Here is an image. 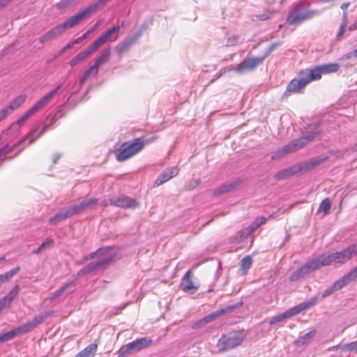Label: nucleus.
<instances>
[{
  "label": "nucleus",
  "instance_id": "nucleus-63",
  "mask_svg": "<svg viewBox=\"0 0 357 357\" xmlns=\"http://www.w3.org/2000/svg\"><path fill=\"white\" fill-rule=\"evenodd\" d=\"M347 24V12L344 11L342 15V22L341 23V25H342V26H346Z\"/></svg>",
  "mask_w": 357,
  "mask_h": 357
},
{
  "label": "nucleus",
  "instance_id": "nucleus-64",
  "mask_svg": "<svg viewBox=\"0 0 357 357\" xmlns=\"http://www.w3.org/2000/svg\"><path fill=\"white\" fill-rule=\"evenodd\" d=\"M352 57H354V55L353 54V51L344 54V56H342L341 59L342 60H348Z\"/></svg>",
  "mask_w": 357,
  "mask_h": 357
},
{
  "label": "nucleus",
  "instance_id": "nucleus-47",
  "mask_svg": "<svg viewBox=\"0 0 357 357\" xmlns=\"http://www.w3.org/2000/svg\"><path fill=\"white\" fill-rule=\"evenodd\" d=\"M82 205L83 206V210H86L87 208H93L96 204H98V199L91 198L86 200H83L81 202Z\"/></svg>",
  "mask_w": 357,
  "mask_h": 357
},
{
  "label": "nucleus",
  "instance_id": "nucleus-59",
  "mask_svg": "<svg viewBox=\"0 0 357 357\" xmlns=\"http://www.w3.org/2000/svg\"><path fill=\"white\" fill-rule=\"evenodd\" d=\"M100 21H98L97 23H96L91 28H90L86 32H85L82 36H85V39L87 38V36L93 33L98 27Z\"/></svg>",
  "mask_w": 357,
  "mask_h": 357
},
{
  "label": "nucleus",
  "instance_id": "nucleus-15",
  "mask_svg": "<svg viewBox=\"0 0 357 357\" xmlns=\"http://www.w3.org/2000/svg\"><path fill=\"white\" fill-rule=\"evenodd\" d=\"M110 204L121 208H136L139 206V204L135 199L128 196H120L110 199Z\"/></svg>",
  "mask_w": 357,
  "mask_h": 357
},
{
  "label": "nucleus",
  "instance_id": "nucleus-7",
  "mask_svg": "<svg viewBox=\"0 0 357 357\" xmlns=\"http://www.w3.org/2000/svg\"><path fill=\"white\" fill-rule=\"evenodd\" d=\"M245 338L243 332L231 331L222 335L217 342L218 352H225L241 345Z\"/></svg>",
  "mask_w": 357,
  "mask_h": 357
},
{
  "label": "nucleus",
  "instance_id": "nucleus-2",
  "mask_svg": "<svg viewBox=\"0 0 357 357\" xmlns=\"http://www.w3.org/2000/svg\"><path fill=\"white\" fill-rule=\"evenodd\" d=\"M50 126H45L43 129L40 130L39 134L34 137L36 131H33L29 132L28 136L22 139L20 142L15 143L13 144H10L8 143L6 144L4 146L0 148V161L3 160H10L15 158L18 155V154L24 149V146L23 143L29 138H31L29 140L28 145L31 144L35 139L41 135L44 132H45Z\"/></svg>",
  "mask_w": 357,
  "mask_h": 357
},
{
  "label": "nucleus",
  "instance_id": "nucleus-36",
  "mask_svg": "<svg viewBox=\"0 0 357 357\" xmlns=\"http://www.w3.org/2000/svg\"><path fill=\"white\" fill-rule=\"evenodd\" d=\"M105 43L103 39L100 36L98 39H96L94 42H93L90 46L86 50L88 54L90 56L93 52L96 51L100 47H101Z\"/></svg>",
  "mask_w": 357,
  "mask_h": 357
},
{
  "label": "nucleus",
  "instance_id": "nucleus-51",
  "mask_svg": "<svg viewBox=\"0 0 357 357\" xmlns=\"http://www.w3.org/2000/svg\"><path fill=\"white\" fill-rule=\"evenodd\" d=\"M241 36L239 35H234L227 39L226 46H234L239 42Z\"/></svg>",
  "mask_w": 357,
  "mask_h": 357
},
{
  "label": "nucleus",
  "instance_id": "nucleus-43",
  "mask_svg": "<svg viewBox=\"0 0 357 357\" xmlns=\"http://www.w3.org/2000/svg\"><path fill=\"white\" fill-rule=\"evenodd\" d=\"M331 207V201L328 198L324 199L320 204L319 210L324 214L328 213Z\"/></svg>",
  "mask_w": 357,
  "mask_h": 357
},
{
  "label": "nucleus",
  "instance_id": "nucleus-30",
  "mask_svg": "<svg viewBox=\"0 0 357 357\" xmlns=\"http://www.w3.org/2000/svg\"><path fill=\"white\" fill-rule=\"evenodd\" d=\"M316 334V331L313 330L311 331L305 335L299 337L296 341L295 344L296 346L299 347L301 345L305 344V343L308 342L310 340H311Z\"/></svg>",
  "mask_w": 357,
  "mask_h": 357
},
{
  "label": "nucleus",
  "instance_id": "nucleus-44",
  "mask_svg": "<svg viewBox=\"0 0 357 357\" xmlns=\"http://www.w3.org/2000/svg\"><path fill=\"white\" fill-rule=\"evenodd\" d=\"M20 285L18 284H16L12 290L10 291V292L8 293V295H6V296H4L5 298H8V301H9V302L11 303V302L13 301L14 298H15L19 293H20Z\"/></svg>",
  "mask_w": 357,
  "mask_h": 357
},
{
  "label": "nucleus",
  "instance_id": "nucleus-62",
  "mask_svg": "<svg viewBox=\"0 0 357 357\" xmlns=\"http://www.w3.org/2000/svg\"><path fill=\"white\" fill-rule=\"evenodd\" d=\"M20 267L16 266L15 268L11 269L10 271H8V273L13 278L15 275H16L20 271Z\"/></svg>",
  "mask_w": 357,
  "mask_h": 357
},
{
  "label": "nucleus",
  "instance_id": "nucleus-53",
  "mask_svg": "<svg viewBox=\"0 0 357 357\" xmlns=\"http://www.w3.org/2000/svg\"><path fill=\"white\" fill-rule=\"evenodd\" d=\"M98 72V69L93 65L88 70L84 71L83 74L89 78L91 75L95 76L97 75Z\"/></svg>",
  "mask_w": 357,
  "mask_h": 357
},
{
  "label": "nucleus",
  "instance_id": "nucleus-41",
  "mask_svg": "<svg viewBox=\"0 0 357 357\" xmlns=\"http://www.w3.org/2000/svg\"><path fill=\"white\" fill-rule=\"evenodd\" d=\"M266 219L264 217H259L256 218L255 220L252 222V224L248 227V233L254 231L260 225L266 223Z\"/></svg>",
  "mask_w": 357,
  "mask_h": 357
},
{
  "label": "nucleus",
  "instance_id": "nucleus-34",
  "mask_svg": "<svg viewBox=\"0 0 357 357\" xmlns=\"http://www.w3.org/2000/svg\"><path fill=\"white\" fill-rule=\"evenodd\" d=\"M341 278L346 285L354 281L357 278V266L352 268L347 274L344 275Z\"/></svg>",
  "mask_w": 357,
  "mask_h": 357
},
{
  "label": "nucleus",
  "instance_id": "nucleus-16",
  "mask_svg": "<svg viewBox=\"0 0 357 357\" xmlns=\"http://www.w3.org/2000/svg\"><path fill=\"white\" fill-rule=\"evenodd\" d=\"M191 271L189 270L185 273L184 276L181 280V288L184 292L192 294L197 291L199 286L194 284L191 279Z\"/></svg>",
  "mask_w": 357,
  "mask_h": 357
},
{
  "label": "nucleus",
  "instance_id": "nucleus-32",
  "mask_svg": "<svg viewBox=\"0 0 357 357\" xmlns=\"http://www.w3.org/2000/svg\"><path fill=\"white\" fill-rule=\"evenodd\" d=\"M240 184L238 181H235L234 182H231L229 184H224L218 189L215 190V194H222L231 191L234 189L237 185Z\"/></svg>",
  "mask_w": 357,
  "mask_h": 357
},
{
  "label": "nucleus",
  "instance_id": "nucleus-50",
  "mask_svg": "<svg viewBox=\"0 0 357 357\" xmlns=\"http://www.w3.org/2000/svg\"><path fill=\"white\" fill-rule=\"evenodd\" d=\"M341 349L342 351H357V341L344 344Z\"/></svg>",
  "mask_w": 357,
  "mask_h": 357
},
{
  "label": "nucleus",
  "instance_id": "nucleus-58",
  "mask_svg": "<svg viewBox=\"0 0 357 357\" xmlns=\"http://www.w3.org/2000/svg\"><path fill=\"white\" fill-rule=\"evenodd\" d=\"M11 278H12V276L10 275L8 271L3 274L0 275V279H1L2 284L9 281Z\"/></svg>",
  "mask_w": 357,
  "mask_h": 357
},
{
  "label": "nucleus",
  "instance_id": "nucleus-1",
  "mask_svg": "<svg viewBox=\"0 0 357 357\" xmlns=\"http://www.w3.org/2000/svg\"><path fill=\"white\" fill-rule=\"evenodd\" d=\"M357 255V243L347 248L330 255H322L305 263L290 275L291 281H298L310 273L322 266L330 265L344 264Z\"/></svg>",
  "mask_w": 357,
  "mask_h": 357
},
{
  "label": "nucleus",
  "instance_id": "nucleus-38",
  "mask_svg": "<svg viewBox=\"0 0 357 357\" xmlns=\"http://www.w3.org/2000/svg\"><path fill=\"white\" fill-rule=\"evenodd\" d=\"M34 328L35 326H33V323L31 322V321H29L25 323L24 324L18 326L15 329L17 333V335H19L24 333H26Z\"/></svg>",
  "mask_w": 357,
  "mask_h": 357
},
{
  "label": "nucleus",
  "instance_id": "nucleus-20",
  "mask_svg": "<svg viewBox=\"0 0 357 357\" xmlns=\"http://www.w3.org/2000/svg\"><path fill=\"white\" fill-rule=\"evenodd\" d=\"M347 285L344 282V281L340 278L339 280L333 282V284L325 289L322 294H321V299H324L331 295H332L334 292L342 289L343 287H346Z\"/></svg>",
  "mask_w": 357,
  "mask_h": 357
},
{
  "label": "nucleus",
  "instance_id": "nucleus-49",
  "mask_svg": "<svg viewBox=\"0 0 357 357\" xmlns=\"http://www.w3.org/2000/svg\"><path fill=\"white\" fill-rule=\"evenodd\" d=\"M50 315V313H45V314H40L38 316H36L32 320L31 322L33 323L35 328L41 324L48 316Z\"/></svg>",
  "mask_w": 357,
  "mask_h": 357
},
{
  "label": "nucleus",
  "instance_id": "nucleus-29",
  "mask_svg": "<svg viewBox=\"0 0 357 357\" xmlns=\"http://www.w3.org/2000/svg\"><path fill=\"white\" fill-rule=\"evenodd\" d=\"M110 48L105 50L102 54L96 60L95 63L93 65L98 69L99 66L107 62L110 56Z\"/></svg>",
  "mask_w": 357,
  "mask_h": 357
},
{
  "label": "nucleus",
  "instance_id": "nucleus-42",
  "mask_svg": "<svg viewBox=\"0 0 357 357\" xmlns=\"http://www.w3.org/2000/svg\"><path fill=\"white\" fill-rule=\"evenodd\" d=\"M134 351L132 347H130V343L122 346L117 351L118 357H126Z\"/></svg>",
  "mask_w": 357,
  "mask_h": 357
},
{
  "label": "nucleus",
  "instance_id": "nucleus-26",
  "mask_svg": "<svg viewBox=\"0 0 357 357\" xmlns=\"http://www.w3.org/2000/svg\"><path fill=\"white\" fill-rule=\"evenodd\" d=\"M120 30V26L119 25L117 26H113L112 28L107 30L104 33H102L100 37L102 39H103L104 42L105 43L109 38H112V40H116L118 37V32Z\"/></svg>",
  "mask_w": 357,
  "mask_h": 357
},
{
  "label": "nucleus",
  "instance_id": "nucleus-46",
  "mask_svg": "<svg viewBox=\"0 0 357 357\" xmlns=\"http://www.w3.org/2000/svg\"><path fill=\"white\" fill-rule=\"evenodd\" d=\"M282 45V42L278 41L271 44L265 50L264 54L261 56L264 59L266 58L275 48Z\"/></svg>",
  "mask_w": 357,
  "mask_h": 357
},
{
  "label": "nucleus",
  "instance_id": "nucleus-56",
  "mask_svg": "<svg viewBox=\"0 0 357 357\" xmlns=\"http://www.w3.org/2000/svg\"><path fill=\"white\" fill-rule=\"evenodd\" d=\"M142 34L143 33L138 29L132 36H128V38L135 43L142 36Z\"/></svg>",
  "mask_w": 357,
  "mask_h": 357
},
{
  "label": "nucleus",
  "instance_id": "nucleus-14",
  "mask_svg": "<svg viewBox=\"0 0 357 357\" xmlns=\"http://www.w3.org/2000/svg\"><path fill=\"white\" fill-rule=\"evenodd\" d=\"M61 88V85H58L56 88L43 96L33 106L29 109L30 112L34 114L43 109L52 100V98L59 92Z\"/></svg>",
  "mask_w": 357,
  "mask_h": 357
},
{
  "label": "nucleus",
  "instance_id": "nucleus-48",
  "mask_svg": "<svg viewBox=\"0 0 357 357\" xmlns=\"http://www.w3.org/2000/svg\"><path fill=\"white\" fill-rule=\"evenodd\" d=\"M54 241L53 239L50 238H47L45 241L41 243L39 246V250H41L43 252L51 248L54 245Z\"/></svg>",
  "mask_w": 357,
  "mask_h": 357
},
{
  "label": "nucleus",
  "instance_id": "nucleus-19",
  "mask_svg": "<svg viewBox=\"0 0 357 357\" xmlns=\"http://www.w3.org/2000/svg\"><path fill=\"white\" fill-rule=\"evenodd\" d=\"M152 344V340L149 337H141L130 342V347H132L134 351H139L148 347Z\"/></svg>",
  "mask_w": 357,
  "mask_h": 357
},
{
  "label": "nucleus",
  "instance_id": "nucleus-37",
  "mask_svg": "<svg viewBox=\"0 0 357 357\" xmlns=\"http://www.w3.org/2000/svg\"><path fill=\"white\" fill-rule=\"evenodd\" d=\"M89 56V55L86 50L82 51L70 61V65L71 66H75Z\"/></svg>",
  "mask_w": 357,
  "mask_h": 357
},
{
  "label": "nucleus",
  "instance_id": "nucleus-17",
  "mask_svg": "<svg viewBox=\"0 0 357 357\" xmlns=\"http://www.w3.org/2000/svg\"><path fill=\"white\" fill-rule=\"evenodd\" d=\"M64 31V28L62 26V24H60L53 27L52 29L45 33L43 36H41L39 38V41L43 44L45 43L48 40H52L56 36L62 34Z\"/></svg>",
  "mask_w": 357,
  "mask_h": 357
},
{
  "label": "nucleus",
  "instance_id": "nucleus-13",
  "mask_svg": "<svg viewBox=\"0 0 357 357\" xmlns=\"http://www.w3.org/2000/svg\"><path fill=\"white\" fill-rule=\"evenodd\" d=\"M114 258V255H109L104 257L96 262H91L79 270L77 273V275L82 276L93 271L100 270L102 267L108 265Z\"/></svg>",
  "mask_w": 357,
  "mask_h": 357
},
{
  "label": "nucleus",
  "instance_id": "nucleus-11",
  "mask_svg": "<svg viewBox=\"0 0 357 357\" xmlns=\"http://www.w3.org/2000/svg\"><path fill=\"white\" fill-rule=\"evenodd\" d=\"M264 60V57L261 56L257 57H246L234 68V70L239 74L252 71L261 64Z\"/></svg>",
  "mask_w": 357,
  "mask_h": 357
},
{
  "label": "nucleus",
  "instance_id": "nucleus-27",
  "mask_svg": "<svg viewBox=\"0 0 357 357\" xmlns=\"http://www.w3.org/2000/svg\"><path fill=\"white\" fill-rule=\"evenodd\" d=\"M98 345L91 344L79 352L75 357H93L97 351Z\"/></svg>",
  "mask_w": 357,
  "mask_h": 357
},
{
  "label": "nucleus",
  "instance_id": "nucleus-52",
  "mask_svg": "<svg viewBox=\"0 0 357 357\" xmlns=\"http://www.w3.org/2000/svg\"><path fill=\"white\" fill-rule=\"evenodd\" d=\"M12 112L13 109L9 106L0 110V122L6 119Z\"/></svg>",
  "mask_w": 357,
  "mask_h": 357
},
{
  "label": "nucleus",
  "instance_id": "nucleus-8",
  "mask_svg": "<svg viewBox=\"0 0 357 357\" xmlns=\"http://www.w3.org/2000/svg\"><path fill=\"white\" fill-rule=\"evenodd\" d=\"M307 69L301 71L296 78L293 79L287 85L283 96H288L291 93L299 92L308 83L313 81L311 79Z\"/></svg>",
  "mask_w": 357,
  "mask_h": 357
},
{
  "label": "nucleus",
  "instance_id": "nucleus-31",
  "mask_svg": "<svg viewBox=\"0 0 357 357\" xmlns=\"http://www.w3.org/2000/svg\"><path fill=\"white\" fill-rule=\"evenodd\" d=\"M75 286V282L70 281L66 282L64 285H63L60 289L56 290L52 295L51 299L54 300L59 297L62 295L65 291H68L69 289L73 288Z\"/></svg>",
  "mask_w": 357,
  "mask_h": 357
},
{
  "label": "nucleus",
  "instance_id": "nucleus-9",
  "mask_svg": "<svg viewBox=\"0 0 357 357\" xmlns=\"http://www.w3.org/2000/svg\"><path fill=\"white\" fill-rule=\"evenodd\" d=\"M96 12L97 6L96 5L91 4L82 10H80L75 15L66 20L61 24L62 26L64 28L65 31L68 29L73 28L79 24L81 22L90 17L92 14Z\"/></svg>",
  "mask_w": 357,
  "mask_h": 357
},
{
  "label": "nucleus",
  "instance_id": "nucleus-54",
  "mask_svg": "<svg viewBox=\"0 0 357 357\" xmlns=\"http://www.w3.org/2000/svg\"><path fill=\"white\" fill-rule=\"evenodd\" d=\"M271 13H270L269 11H264L262 14L256 15H255V17L256 20L264 21L269 19L271 17Z\"/></svg>",
  "mask_w": 357,
  "mask_h": 357
},
{
  "label": "nucleus",
  "instance_id": "nucleus-57",
  "mask_svg": "<svg viewBox=\"0 0 357 357\" xmlns=\"http://www.w3.org/2000/svg\"><path fill=\"white\" fill-rule=\"evenodd\" d=\"M72 5L69 0H61L56 4L59 9H63L69 6Z\"/></svg>",
  "mask_w": 357,
  "mask_h": 357
},
{
  "label": "nucleus",
  "instance_id": "nucleus-23",
  "mask_svg": "<svg viewBox=\"0 0 357 357\" xmlns=\"http://www.w3.org/2000/svg\"><path fill=\"white\" fill-rule=\"evenodd\" d=\"M33 114L30 112L29 109L21 118H20L16 122L13 123L10 128L6 130V132H10L11 131H17L21 126L25 123V121L31 116Z\"/></svg>",
  "mask_w": 357,
  "mask_h": 357
},
{
  "label": "nucleus",
  "instance_id": "nucleus-6",
  "mask_svg": "<svg viewBox=\"0 0 357 357\" xmlns=\"http://www.w3.org/2000/svg\"><path fill=\"white\" fill-rule=\"evenodd\" d=\"M144 142L141 138L123 143L116 153V158L119 162H123L141 151L144 146Z\"/></svg>",
  "mask_w": 357,
  "mask_h": 357
},
{
  "label": "nucleus",
  "instance_id": "nucleus-24",
  "mask_svg": "<svg viewBox=\"0 0 357 357\" xmlns=\"http://www.w3.org/2000/svg\"><path fill=\"white\" fill-rule=\"evenodd\" d=\"M33 114L30 112L29 109L21 118H20L16 122L13 123L10 128L6 130V132H10L11 131H17L21 126L25 123V121L31 116Z\"/></svg>",
  "mask_w": 357,
  "mask_h": 357
},
{
  "label": "nucleus",
  "instance_id": "nucleus-21",
  "mask_svg": "<svg viewBox=\"0 0 357 357\" xmlns=\"http://www.w3.org/2000/svg\"><path fill=\"white\" fill-rule=\"evenodd\" d=\"M134 43L128 37H126L121 43L116 46L115 50L116 51L119 56L121 57L123 54L126 53L130 47Z\"/></svg>",
  "mask_w": 357,
  "mask_h": 357
},
{
  "label": "nucleus",
  "instance_id": "nucleus-18",
  "mask_svg": "<svg viewBox=\"0 0 357 357\" xmlns=\"http://www.w3.org/2000/svg\"><path fill=\"white\" fill-rule=\"evenodd\" d=\"M296 314H297V313H296L294 307H292L288 309L287 310L284 311V312L273 317L269 321V324L271 326L274 325L277 323H279V322L283 321L287 319H289L291 317L295 316Z\"/></svg>",
  "mask_w": 357,
  "mask_h": 357
},
{
  "label": "nucleus",
  "instance_id": "nucleus-39",
  "mask_svg": "<svg viewBox=\"0 0 357 357\" xmlns=\"http://www.w3.org/2000/svg\"><path fill=\"white\" fill-rule=\"evenodd\" d=\"M26 96L25 94L20 95L16 97L14 100H13L10 104L9 107L13 109V111L20 106L22 103L26 100Z\"/></svg>",
  "mask_w": 357,
  "mask_h": 357
},
{
  "label": "nucleus",
  "instance_id": "nucleus-40",
  "mask_svg": "<svg viewBox=\"0 0 357 357\" xmlns=\"http://www.w3.org/2000/svg\"><path fill=\"white\" fill-rule=\"evenodd\" d=\"M252 263V257L250 255H247L241 259V269L244 274H245L248 269L251 267Z\"/></svg>",
  "mask_w": 357,
  "mask_h": 357
},
{
  "label": "nucleus",
  "instance_id": "nucleus-12",
  "mask_svg": "<svg viewBox=\"0 0 357 357\" xmlns=\"http://www.w3.org/2000/svg\"><path fill=\"white\" fill-rule=\"evenodd\" d=\"M243 305V302L237 303L234 305H228L226 307L219 309L206 316L203 317L202 319H200L197 323V325H199V326H204V324L211 322L218 317L225 314H228L231 312H233L235 309L238 308V307L241 306Z\"/></svg>",
  "mask_w": 357,
  "mask_h": 357
},
{
  "label": "nucleus",
  "instance_id": "nucleus-22",
  "mask_svg": "<svg viewBox=\"0 0 357 357\" xmlns=\"http://www.w3.org/2000/svg\"><path fill=\"white\" fill-rule=\"evenodd\" d=\"M70 218H71L70 214L68 213L66 208L59 211L55 215L50 218L49 222L50 225H55Z\"/></svg>",
  "mask_w": 357,
  "mask_h": 357
},
{
  "label": "nucleus",
  "instance_id": "nucleus-10",
  "mask_svg": "<svg viewBox=\"0 0 357 357\" xmlns=\"http://www.w3.org/2000/svg\"><path fill=\"white\" fill-rule=\"evenodd\" d=\"M340 69L337 63H328L315 66L312 68H307V71L313 81L319 80L322 74L335 73Z\"/></svg>",
  "mask_w": 357,
  "mask_h": 357
},
{
  "label": "nucleus",
  "instance_id": "nucleus-55",
  "mask_svg": "<svg viewBox=\"0 0 357 357\" xmlns=\"http://www.w3.org/2000/svg\"><path fill=\"white\" fill-rule=\"evenodd\" d=\"M10 303L8 301L7 298H2L0 299V312L5 308H7L10 306Z\"/></svg>",
  "mask_w": 357,
  "mask_h": 357
},
{
  "label": "nucleus",
  "instance_id": "nucleus-25",
  "mask_svg": "<svg viewBox=\"0 0 357 357\" xmlns=\"http://www.w3.org/2000/svg\"><path fill=\"white\" fill-rule=\"evenodd\" d=\"M319 301L318 297L314 296L311 298L307 302L301 303L296 306H294L297 314L301 313L302 311L309 309L311 307L315 305Z\"/></svg>",
  "mask_w": 357,
  "mask_h": 357
},
{
  "label": "nucleus",
  "instance_id": "nucleus-35",
  "mask_svg": "<svg viewBox=\"0 0 357 357\" xmlns=\"http://www.w3.org/2000/svg\"><path fill=\"white\" fill-rule=\"evenodd\" d=\"M17 333L16 329H13L6 332L4 333L0 334V344L8 342L13 339H14L16 336H17Z\"/></svg>",
  "mask_w": 357,
  "mask_h": 357
},
{
  "label": "nucleus",
  "instance_id": "nucleus-28",
  "mask_svg": "<svg viewBox=\"0 0 357 357\" xmlns=\"http://www.w3.org/2000/svg\"><path fill=\"white\" fill-rule=\"evenodd\" d=\"M178 172L177 167H169L162 171L158 178H173L178 175Z\"/></svg>",
  "mask_w": 357,
  "mask_h": 357
},
{
  "label": "nucleus",
  "instance_id": "nucleus-45",
  "mask_svg": "<svg viewBox=\"0 0 357 357\" xmlns=\"http://www.w3.org/2000/svg\"><path fill=\"white\" fill-rule=\"evenodd\" d=\"M67 210L68 213L70 214V217L73 216L75 214L79 213L84 211L81 202L77 204L70 206L67 208Z\"/></svg>",
  "mask_w": 357,
  "mask_h": 357
},
{
  "label": "nucleus",
  "instance_id": "nucleus-5",
  "mask_svg": "<svg viewBox=\"0 0 357 357\" xmlns=\"http://www.w3.org/2000/svg\"><path fill=\"white\" fill-rule=\"evenodd\" d=\"M319 135V131L315 130L312 132H310L308 135H305L299 137L298 139L292 141L289 144L284 146L282 149L273 153L271 156L272 160L279 159L291 152L297 151L307 144L309 142L312 141Z\"/></svg>",
  "mask_w": 357,
  "mask_h": 357
},
{
  "label": "nucleus",
  "instance_id": "nucleus-33",
  "mask_svg": "<svg viewBox=\"0 0 357 357\" xmlns=\"http://www.w3.org/2000/svg\"><path fill=\"white\" fill-rule=\"evenodd\" d=\"M112 248H113V247H108V246L104 247V248H100L98 250H97L96 252H91L89 255H86L84 257V260L88 261V260L93 259L96 257H102V256L105 255L109 250L112 249Z\"/></svg>",
  "mask_w": 357,
  "mask_h": 357
},
{
  "label": "nucleus",
  "instance_id": "nucleus-4",
  "mask_svg": "<svg viewBox=\"0 0 357 357\" xmlns=\"http://www.w3.org/2000/svg\"><path fill=\"white\" fill-rule=\"evenodd\" d=\"M319 14L318 10L310 8L309 3L299 2L289 10L287 22L290 25L300 24Z\"/></svg>",
  "mask_w": 357,
  "mask_h": 357
},
{
  "label": "nucleus",
  "instance_id": "nucleus-3",
  "mask_svg": "<svg viewBox=\"0 0 357 357\" xmlns=\"http://www.w3.org/2000/svg\"><path fill=\"white\" fill-rule=\"evenodd\" d=\"M328 159V156L319 155L299 165L285 169L276 175V178H288L291 176H299L303 172L310 171Z\"/></svg>",
  "mask_w": 357,
  "mask_h": 357
},
{
  "label": "nucleus",
  "instance_id": "nucleus-60",
  "mask_svg": "<svg viewBox=\"0 0 357 357\" xmlns=\"http://www.w3.org/2000/svg\"><path fill=\"white\" fill-rule=\"evenodd\" d=\"M109 0H98L96 2L92 3V5H96L97 6V10L100 8L103 7Z\"/></svg>",
  "mask_w": 357,
  "mask_h": 357
},
{
  "label": "nucleus",
  "instance_id": "nucleus-61",
  "mask_svg": "<svg viewBox=\"0 0 357 357\" xmlns=\"http://www.w3.org/2000/svg\"><path fill=\"white\" fill-rule=\"evenodd\" d=\"M345 27L346 26H342V25L340 24V28H339V31H338V32L337 33V36H336L337 39H340L342 36V35L344 34V30H345Z\"/></svg>",
  "mask_w": 357,
  "mask_h": 357
}]
</instances>
